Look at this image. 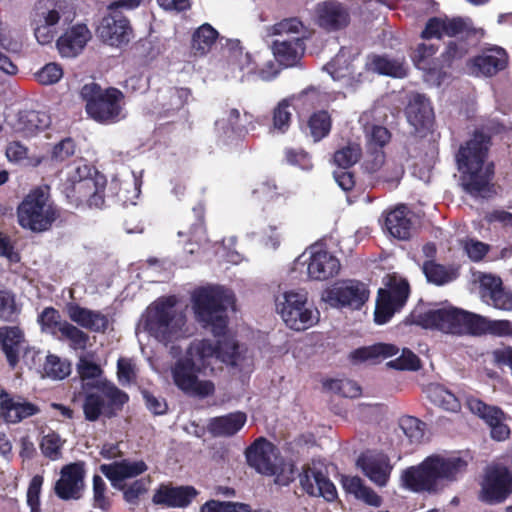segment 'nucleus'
<instances>
[{
	"label": "nucleus",
	"mask_w": 512,
	"mask_h": 512,
	"mask_svg": "<svg viewBox=\"0 0 512 512\" xmlns=\"http://www.w3.org/2000/svg\"><path fill=\"white\" fill-rule=\"evenodd\" d=\"M218 38V32L210 24L201 25L193 34L192 46L196 51L204 54L210 50Z\"/></svg>",
	"instance_id": "09e8293b"
},
{
	"label": "nucleus",
	"mask_w": 512,
	"mask_h": 512,
	"mask_svg": "<svg viewBox=\"0 0 512 512\" xmlns=\"http://www.w3.org/2000/svg\"><path fill=\"white\" fill-rule=\"evenodd\" d=\"M406 117L416 132L429 129L434 118L429 100L422 94H413L406 107Z\"/></svg>",
	"instance_id": "473e14b6"
},
{
	"label": "nucleus",
	"mask_w": 512,
	"mask_h": 512,
	"mask_svg": "<svg viewBox=\"0 0 512 512\" xmlns=\"http://www.w3.org/2000/svg\"><path fill=\"white\" fill-rule=\"evenodd\" d=\"M512 493V474L500 465L486 469L479 499L488 504L503 502Z\"/></svg>",
	"instance_id": "ddd939ff"
},
{
	"label": "nucleus",
	"mask_w": 512,
	"mask_h": 512,
	"mask_svg": "<svg viewBox=\"0 0 512 512\" xmlns=\"http://www.w3.org/2000/svg\"><path fill=\"white\" fill-rule=\"evenodd\" d=\"M357 467L377 487H386L394 465L389 456L382 452L369 451L357 459Z\"/></svg>",
	"instance_id": "dca6fc26"
},
{
	"label": "nucleus",
	"mask_w": 512,
	"mask_h": 512,
	"mask_svg": "<svg viewBox=\"0 0 512 512\" xmlns=\"http://www.w3.org/2000/svg\"><path fill=\"white\" fill-rule=\"evenodd\" d=\"M234 304L233 291L221 285L200 287L192 294V308L196 320L219 339L216 345L208 339L193 340L185 355L171 365L173 383L185 395L204 399L214 394V382L201 377L214 358L227 365L239 367L241 371H248L252 367V359L242 355L234 337L226 333V312Z\"/></svg>",
	"instance_id": "f257e3e1"
},
{
	"label": "nucleus",
	"mask_w": 512,
	"mask_h": 512,
	"mask_svg": "<svg viewBox=\"0 0 512 512\" xmlns=\"http://www.w3.org/2000/svg\"><path fill=\"white\" fill-rule=\"evenodd\" d=\"M190 91L187 88H168L160 91L157 101L159 108H155L157 113H168L182 108L188 101Z\"/></svg>",
	"instance_id": "37998d69"
},
{
	"label": "nucleus",
	"mask_w": 512,
	"mask_h": 512,
	"mask_svg": "<svg viewBox=\"0 0 512 512\" xmlns=\"http://www.w3.org/2000/svg\"><path fill=\"white\" fill-rule=\"evenodd\" d=\"M304 25L297 18L285 19L272 27V34L278 35L280 39H291L293 36L303 34Z\"/></svg>",
	"instance_id": "052dcab7"
},
{
	"label": "nucleus",
	"mask_w": 512,
	"mask_h": 512,
	"mask_svg": "<svg viewBox=\"0 0 512 512\" xmlns=\"http://www.w3.org/2000/svg\"><path fill=\"white\" fill-rule=\"evenodd\" d=\"M84 468L80 463L65 466L55 486L56 494L65 500L78 499L84 487Z\"/></svg>",
	"instance_id": "c85d7f7f"
},
{
	"label": "nucleus",
	"mask_w": 512,
	"mask_h": 512,
	"mask_svg": "<svg viewBox=\"0 0 512 512\" xmlns=\"http://www.w3.org/2000/svg\"><path fill=\"white\" fill-rule=\"evenodd\" d=\"M436 48L433 45L420 44L413 55V61L419 70L424 72V80L432 85L439 86L443 80V73L439 60L434 58Z\"/></svg>",
	"instance_id": "2f4dec72"
},
{
	"label": "nucleus",
	"mask_w": 512,
	"mask_h": 512,
	"mask_svg": "<svg viewBox=\"0 0 512 512\" xmlns=\"http://www.w3.org/2000/svg\"><path fill=\"white\" fill-rule=\"evenodd\" d=\"M77 370L82 380L83 390L98 389L106 381L102 377L100 366L89 360L86 356L79 358Z\"/></svg>",
	"instance_id": "a18cd8bd"
},
{
	"label": "nucleus",
	"mask_w": 512,
	"mask_h": 512,
	"mask_svg": "<svg viewBox=\"0 0 512 512\" xmlns=\"http://www.w3.org/2000/svg\"><path fill=\"white\" fill-rule=\"evenodd\" d=\"M356 53L352 49L343 47L336 56L324 66L334 81L341 82L342 86L349 87L355 81L354 65Z\"/></svg>",
	"instance_id": "c756f323"
},
{
	"label": "nucleus",
	"mask_w": 512,
	"mask_h": 512,
	"mask_svg": "<svg viewBox=\"0 0 512 512\" xmlns=\"http://www.w3.org/2000/svg\"><path fill=\"white\" fill-rule=\"evenodd\" d=\"M200 512H248V505L238 502L209 500L201 506Z\"/></svg>",
	"instance_id": "0e129e2a"
},
{
	"label": "nucleus",
	"mask_w": 512,
	"mask_h": 512,
	"mask_svg": "<svg viewBox=\"0 0 512 512\" xmlns=\"http://www.w3.org/2000/svg\"><path fill=\"white\" fill-rule=\"evenodd\" d=\"M508 62L505 50L501 47L485 49L468 63V70L474 76H493L503 70Z\"/></svg>",
	"instance_id": "b1692460"
},
{
	"label": "nucleus",
	"mask_w": 512,
	"mask_h": 512,
	"mask_svg": "<svg viewBox=\"0 0 512 512\" xmlns=\"http://www.w3.org/2000/svg\"><path fill=\"white\" fill-rule=\"evenodd\" d=\"M198 495L193 486H172L161 484L154 492L152 502L171 508L188 507Z\"/></svg>",
	"instance_id": "bb28decb"
},
{
	"label": "nucleus",
	"mask_w": 512,
	"mask_h": 512,
	"mask_svg": "<svg viewBox=\"0 0 512 512\" xmlns=\"http://www.w3.org/2000/svg\"><path fill=\"white\" fill-rule=\"evenodd\" d=\"M151 484V478L145 477L135 480L129 485L123 484V498L130 505H138L140 497L147 493Z\"/></svg>",
	"instance_id": "6e6d98bb"
},
{
	"label": "nucleus",
	"mask_w": 512,
	"mask_h": 512,
	"mask_svg": "<svg viewBox=\"0 0 512 512\" xmlns=\"http://www.w3.org/2000/svg\"><path fill=\"white\" fill-rule=\"evenodd\" d=\"M62 7L54 5L52 8L40 10L33 20V30L37 42L41 45L52 43L61 20Z\"/></svg>",
	"instance_id": "cd10ccee"
},
{
	"label": "nucleus",
	"mask_w": 512,
	"mask_h": 512,
	"mask_svg": "<svg viewBox=\"0 0 512 512\" xmlns=\"http://www.w3.org/2000/svg\"><path fill=\"white\" fill-rule=\"evenodd\" d=\"M428 399L436 406L449 412H458L461 408L458 398L445 386L439 383H430L425 388Z\"/></svg>",
	"instance_id": "79ce46f5"
},
{
	"label": "nucleus",
	"mask_w": 512,
	"mask_h": 512,
	"mask_svg": "<svg viewBox=\"0 0 512 512\" xmlns=\"http://www.w3.org/2000/svg\"><path fill=\"white\" fill-rule=\"evenodd\" d=\"M43 370L45 376L54 380H62L70 374L71 365L66 359L49 354L46 356Z\"/></svg>",
	"instance_id": "603ef678"
},
{
	"label": "nucleus",
	"mask_w": 512,
	"mask_h": 512,
	"mask_svg": "<svg viewBox=\"0 0 512 512\" xmlns=\"http://www.w3.org/2000/svg\"><path fill=\"white\" fill-rule=\"evenodd\" d=\"M92 38V34L86 24L77 23L64 30L56 41V47L64 58L78 56Z\"/></svg>",
	"instance_id": "5701e85b"
},
{
	"label": "nucleus",
	"mask_w": 512,
	"mask_h": 512,
	"mask_svg": "<svg viewBox=\"0 0 512 512\" xmlns=\"http://www.w3.org/2000/svg\"><path fill=\"white\" fill-rule=\"evenodd\" d=\"M339 259L322 245L314 244L299 255L292 265V271L309 280L325 281L340 271Z\"/></svg>",
	"instance_id": "1a4fd4ad"
},
{
	"label": "nucleus",
	"mask_w": 512,
	"mask_h": 512,
	"mask_svg": "<svg viewBox=\"0 0 512 512\" xmlns=\"http://www.w3.org/2000/svg\"><path fill=\"white\" fill-rule=\"evenodd\" d=\"M362 167L375 180L392 184H397L404 173L400 164L393 160H385L382 150H368Z\"/></svg>",
	"instance_id": "f3484780"
},
{
	"label": "nucleus",
	"mask_w": 512,
	"mask_h": 512,
	"mask_svg": "<svg viewBox=\"0 0 512 512\" xmlns=\"http://www.w3.org/2000/svg\"><path fill=\"white\" fill-rule=\"evenodd\" d=\"M400 427L411 443H419L424 437L425 424L415 417L401 419Z\"/></svg>",
	"instance_id": "e2e57ef3"
},
{
	"label": "nucleus",
	"mask_w": 512,
	"mask_h": 512,
	"mask_svg": "<svg viewBox=\"0 0 512 512\" xmlns=\"http://www.w3.org/2000/svg\"><path fill=\"white\" fill-rule=\"evenodd\" d=\"M58 339H65L74 350L84 351L89 342V335L71 323L63 324L62 332Z\"/></svg>",
	"instance_id": "5fc2aeb1"
},
{
	"label": "nucleus",
	"mask_w": 512,
	"mask_h": 512,
	"mask_svg": "<svg viewBox=\"0 0 512 512\" xmlns=\"http://www.w3.org/2000/svg\"><path fill=\"white\" fill-rule=\"evenodd\" d=\"M246 420V414L240 411L215 417L209 421L208 431L216 437H230L243 428Z\"/></svg>",
	"instance_id": "e433bc0d"
},
{
	"label": "nucleus",
	"mask_w": 512,
	"mask_h": 512,
	"mask_svg": "<svg viewBox=\"0 0 512 512\" xmlns=\"http://www.w3.org/2000/svg\"><path fill=\"white\" fill-rule=\"evenodd\" d=\"M13 132L24 138L36 136L50 125V117L44 112L20 110L8 119Z\"/></svg>",
	"instance_id": "412c9836"
},
{
	"label": "nucleus",
	"mask_w": 512,
	"mask_h": 512,
	"mask_svg": "<svg viewBox=\"0 0 512 512\" xmlns=\"http://www.w3.org/2000/svg\"><path fill=\"white\" fill-rule=\"evenodd\" d=\"M35 76L37 81L42 85H52L62 78L63 70L57 63H48L42 67Z\"/></svg>",
	"instance_id": "69168bd1"
},
{
	"label": "nucleus",
	"mask_w": 512,
	"mask_h": 512,
	"mask_svg": "<svg viewBox=\"0 0 512 512\" xmlns=\"http://www.w3.org/2000/svg\"><path fill=\"white\" fill-rule=\"evenodd\" d=\"M84 391L86 392V398L83 404L85 418L88 421H96L104 408L103 396L98 392L93 393L89 392V390Z\"/></svg>",
	"instance_id": "680f3d73"
},
{
	"label": "nucleus",
	"mask_w": 512,
	"mask_h": 512,
	"mask_svg": "<svg viewBox=\"0 0 512 512\" xmlns=\"http://www.w3.org/2000/svg\"><path fill=\"white\" fill-rule=\"evenodd\" d=\"M66 311L72 322L92 332H104L109 326L108 317L100 311L90 310L73 302L66 305Z\"/></svg>",
	"instance_id": "7c9ffc66"
},
{
	"label": "nucleus",
	"mask_w": 512,
	"mask_h": 512,
	"mask_svg": "<svg viewBox=\"0 0 512 512\" xmlns=\"http://www.w3.org/2000/svg\"><path fill=\"white\" fill-rule=\"evenodd\" d=\"M304 51V42L299 36H293L291 39H276L273 42V54L276 60L285 67L295 66Z\"/></svg>",
	"instance_id": "72a5a7b5"
},
{
	"label": "nucleus",
	"mask_w": 512,
	"mask_h": 512,
	"mask_svg": "<svg viewBox=\"0 0 512 512\" xmlns=\"http://www.w3.org/2000/svg\"><path fill=\"white\" fill-rule=\"evenodd\" d=\"M365 132L368 150H382L391 138L388 129L380 125L366 127Z\"/></svg>",
	"instance_id": "13d9d810"
},
{
	"label": "nucleus",
	"mask_w": 512,
	"mask_h": 512,
	"mask_svg": "<svg viewBox=\"0 0 512 512\" xmlns=\"http://www.w3.org/2000/svg\"><path fill=\"white\" fill-rule=\"evenodd\" d=\"M387 289H379L376 301L375 321L385 324L393 314L401 309L409 296V284L406 280L390 277Z\"/></svg>",
	"instance_id": "f8f14e48"
},
{
	"label": "nucleus",
	"mask_w": 512,
	"mask_h": 512,
	"mask_svg": "<svg viewBox=\"0 0 512 512\" xmlns=\"http://www.w3.org/2000/svg\"><path fill=\"white\" fill-rule=\"evenodd\" d=\"M43 484V477L35 475L28 486L27 490V505L30 508V512H41L40 509V492Z\"/></svg>",
	"instance_id": "774afa93"
},
{
	"label": "nucleus",
	"mask_w": 512,
	"mask_h": 512,
	"mask_svg": "<svg viewBox=\"0 0 512 512\" xmlns=\"http://www.w3.org/2000/svg\"><path fill=\"white\" fill-rule=\"evenodd\" d=\"M87 99L86 111L88 115L99 123H115L126 117L123 108V94L115 88L100 92L97 84H86L81 91Z\"/></svg>",
	"instance_id": "6e6552de"
},
{
	"label": "nucleus",
	"mask_w": 512,
	"mask_h": 512,
	"mask_svg": "<svg viewBox=\"0 0 512 512\" xmlns=\"http://www.w3.org/2000/svg\"><path fill=\"white\" fill-rule=\"evenodd\" d=\"M56 217V209L44 189L29 193L18 207L19 224L34 232L49 229Z\"/></svg>",
	"instance_id": "9d476101"
},
{
	"label": "nucleus",
	"mask_w": 512,
	"mask_h": 512,
	"mask_svg": "<svg viewBox=\"0 0 512 512\" xmlns=\"http://www.w3.org/2000/svg\"><path fill=\"white\" fill-rule=\"evenodd\" d=\"M228 69L231 77L241 81L257 79V64L248 52H244L238 40L229 43Z\"/></svg>",
	"instance_id": "4be33fe9"
},
{
	"label": "nucleus",
	"mask_w": 512,
	"mask_h": 512,
	"mask_svg": "<svg viewBox=\"0 0 512 512\" xmlns=\"http://www.w3.org/2000/svg\"><path fill=\"white\" fill-rule=\"evenodd\" d=\"M275 309L284 324L291 330L300 332L318 323L320 313L308 301V293L303 289H289L275 296Z\"/></svg>",
	"instance_id": "0eeeda50"
},
{
	"label": "nucleus",
	"mask_w": 512,
	"mask_h": 512,
	"mask_svg": "<svg viewBox=\"0 0 512 512\" xmlns=\"http://www.w3.org/2000/svg\"><path fill=\"white\" fill-rule=\"evenodd\" d=\"M313 18L322 29L337 31L349 24L350 13L342 3L336 0H326L315 5Z\"/></svg>",
	"instance_id": "a211bd4d"
},
{
	"label": "nucleus",
	"mask_w": 512,
	"mask_h": 512,
	"mask_svg": "<svg viewBox=\"0 0 512 512\" xmlns=\"http://www.w3.org/2000/svg\"><path fill=\"white\" fill-rule=\"evenodd\" d=\"M0 344L9 365L15 367L20 352L25 348L22 331L18 327H0Z\"/></svg>",
	"instance_id": "4c0bfd02"
},
{
	"label": "nucleus",
	"mask_w": 512,
	"mask_h": 512,
	"mask_svg": "<svg viewBox=\"0 0 512 512\" xmlns=\"http://www.w3.org/2000/svg\"><path fill=\"white\" fill-rule=\"evenodd\" d=\"M97 34L104 43L120 46L130 41L132 28L125 16L120 13H110L101 19Z\"/></svg>",
	"instance_id": "6ab92c4d"
},
{
	"label": "nucleus",
	"mask_w": 512,
	"mask_h": 512,
	"mask_svg": "<svg viewBox=\"0 0 512 512\" xmlns=\"http://www.w3.org/2000/svg\"><path fill=\"white\" fill-rule=\"evenodd\" d=\"M147 469L148 466L143 460L131 459H123L100 466V471L110 480L115 489H123L124 480L142 475Z\"/></svg>",
	"instance_id": "a878e982"
},
{
	"label": "nucleus",
	"mask_w": 512,
	"mask_h": 512,
	"mask_svg": "<svg viewBox=\"0 0 512 512\" xmlns=\"http://www.w3.org/2000/svg\"><path fill=\"white\" fill-rule=\"evenodd\" d=\"M467 462L457 455H432L402 471L401 486L416 493H436L463 475Z\"/></svg>",
	"instance_id": "7ed1b4c3"
},
{
	"label": "nucleus",
	"mask_w": 512,
	"mask_h": 512,
	"mask_svg": "<svg viewBox=\"0 0 512 512\" xmlns=\"http://www.w3.org/2000/svg\"><path fill=\"white\" fill-rule=\"evenodd\" d=\"M310 135L315 142L326 137L331 129V118L326 111H319L311 115L308 121Z\"/></svg>",
	"instance_id": "864d4df0"
},
{
	"label": "nucleus",
	"mask_w": 512,
	"mask_h": 512,
	"mask_svg": "<svg viewBox=\"0 0 512 512\" xmlns=\"http://www.w3.org/2000/svg\"><path fill=\"white\" fill-rule=\"evenodd\" d=\"M176 303L175 296L161 297L146 308L135 330L140 343L146 335L164 345L190 335L186 325V315L182 309L177 307Z\"/></svg>",
	"instance_id": "20e7f679"
},
{
	"label": "nucleus",
	"mask_w": 512,
	"mask_h": 512,
	"mask_svg": "<svg viewBox=\"0 0 512 512\" xmlns=\"http://www.w3.org/2000/svg\"><path fill=\"white\" fill-rule=\"evenodd\" d=\"M415 322L425 329H435L448 334H479L484 318L467 311L447 306L431 308L414 315Z\"/></svg>",
	"instance_id": "423d86ee"
},
{
	"label": "nucleus",
	"mask_w": 512,
	"mask_h": 512,
	"mask_svg": "<svg viewBox=\"0 0 512 512\" xmlns=\"http://www.w3.org/2000/svg\"><path fill=\"white\" fill-rule=\"evenodd\" d=\"M240 111L230 108L215 121V134L223 145H228L243 135V128L239 125Z\"/></svg>",
	"instance_id": "f704fd0d"
},
{
	"label": "nucleus",
	"mask_w": 512,
	"mask_h": 512,
	"mask_svg": "<svg viewBox=\"0 0 512 512\" xmlns=\"http://www.w3.org/2000/svg\"><path fill=\"white\" fill-rule=\"evenodd\" d=\"M292 98H285L278 102L272 112V125L270 133L276 135L285 134L292 121Z\"/></svg>",
	"instance_id": "49530a36"
},
{
	"label": "nucleus",
	"mask_w": 512,
	"mask_h": 512,
	"mask_svg": "<svg viewBox=\"0 0 512 512\" xmlns=\"http://www.w3.org/2000/svg\"><path fill=\"white\" fill-rule=\"evenodd\" d=\"M367 286L357 280L335 282L322 293V300L334 308L360 309L368 300Z\"/></svg>",
	"instance_id": "9b49d317"
},
{
	"label": "nucleus",
	"mask_w": 512,
	"mask_h": 512,
	"mask_svg": "<svg viewBox=\"0 0 512 512\" xmlns=\"http://www.w3.org/2000/svg\"><path fill=\"white\" fill-rule=\"evenodd\" d=\"M97 391L115 407H121L128 401V395L108 381H105Z\"/></svg>",
	"instance_id": "338daca9"
},
{
	"label": "nucleus",
	"mask_w": 512,
	"mask_h": 512,
	"mask_svg": "<svg viewBox=\"0 0 512 512\" xmlns=\"http://www.w3.org/2000/svg\"><path fill=\"white\" fill-rule=\"evenodd\" d=\"M488 149L489 138L483 133H475L456 155L460 184L475 198H487L492 193L494 166L487 159Z\"/></svg>",
	"instance_id": "f03ea898"
},
{
	"label": "nucleus",
	"mask_w": 512,
	"mask_h": 512,
	"mask_svg": "<svg viewBox=\"0 0 512 512\" xmlns=\"http://www.w3.org/2000/svg\"><path fill=\"white\" fill-rule=\"evenodd\" d=\"M369 70L381 75L394 78H403L406 76V67L404 62L399 59H390L385 56H372L366 63Z\"/></svg>",
	"instance_id": "c03bdc74"
},
{
	"label": "nucleus",
	"mask_w": 512,
	"mask_h": 512,
	"mask_svg": "<svg viewBox=\"0 0 512 512\" xmlns=\"http://www.w3.org/2000/svg\"><path fill=\"white\" fill-rule=\"evenodd\" d=\"M248 464L258 473L275 475L281 465L278 449L266 439L256 440L246 451Z\"/></svg>",
	"instance_id": "4468645a"
},
{
	"label": "nucleus",
	"mask_w": 512,
	"mask_h": 512,
	"mask_svg": "<svg viewBox=\"0 0 512 512\" xmlns=\"http://www.w3.org/2000/svg\"><path fill=\"white\" fill-rule=\"evenodd\" d=\"M142 186V171L138 174L135 172L131 173L128 180L119 182L117 179H113L110 184V190L118 189L116 194L118 201L123 205L136 204V200L139 198Z\"/></svg>",
	"instance_id": "a19ab883"
},
{
	"label": "nucleus",
	"mask_w": 512,
	"mask_h": 512,
	"mask_svg": "<svg viewBox=\"0 0 512 512\" xmlns=\"http://www.w3.org/2000/svg\"><path fill=\"white\" fill-rule=\"evenodd\" d=\"M39 412V408L22 398H9L7 394L1 395L0 413L9 423H18L25 418Z\"/></svg>",
	"instance_id": "c9c22d12"
},
{
	"label": "nucleus",
	"mask_w": 512,
	"mask_h": 512,
	"mask_svg": "<svg viewBox=\"0 0 512 512\" xmlns=\"http://www.w3.org/2000/svg\"><path fill=\"white\" fill-rule=\"evenodd\" d=\"M252 193L254 195L260 194L272 202H286L291 196L290 191L279 188L276 182L271 179L259 183L257 187L252 190Z\"/></svg>",
	"instance_id": "3c124183"
},
{
	"label": "nucleus",
	"mask_w": 512,
	"mask_h": 512,
	"mask_svg": "<svg viewBox=\"0 0 512 512\" xmlns=\"http://www.w3.org/2000/svg\"><path fill=\"white\" fill-rule=\"evenodd\" d=\"M106 178L93 169L85 160L79 159L68 165L62 192L75 206L86 205L89 208L101 209L105 204Z\"/></svg>",
	"instance_id": "39448f33"
},
{
	"label": "nucleus",
	"mask_w": 512,
	"mask_h": 512,
	"mask_svg": "<svg viewBox=\"0 0 512 512\" xmlns=\"http://www.w3.org/2000/svg\"><path fill=\"white\" fill-rule=\"evenodd\" d=\"M299 477L303 490L309 495L323 497L329 502L337 498L336 487L323 471L320 462H313L304 467Z\"/></svg>",
	"instance_id": "2eb2a0df"
},
{
	"label": "nucleus",
	"mask_w": 512,
	"mask_h": 512,
	"mask_svg": "<svg viewBox=\"0 0 512 512\" xmlns=\"http://www.w3.org/2000/svg\"><path fill=\"white\" fill-rule=\"evenodd\" d=\"M325 386L332 392L347 398H356L361 394L360 386L355 381L346 378L328 380Z\"/></svg>",
	"instance_id": "4d7b16f0"
},
{
	"label": "nucleus",
	"mask_w": 512,
	"mask_h": 512,
	"mask_svg": "<svg viewBox=\"0 0 512 512\" xmlns=\"http://www.w3.org/2000/svg\"><path fill=\"white\" fill-rule=\"evenodd\" d=\"M385 227L394 238L408 239L411 235L412 224L407 208L402 205L390 211L385 219Z\"/></svg>",
	"instance_id": "ea45409f"
},
{
	"label": "nucleus",
	"mask_w": 512,
	"mask_h": 512,
	"mask_svg": "<svg viewBox=\"0 0 512 512\" xmlns=\"http://www.w3.org/2000/svg\"><path fill=\"white\" fill-rule=\"evenodd\" d=\"M467 406L473 414L487 423L493 439L503 441L509 436L510 430L504 423V413L498 407L489 406L474 397L467 398Z\"/></svg>",
	"instance_id": "aec40b11"
},
{
	"label": "nucleus",
	"mask_w": 512,
	"mask_h": 512,
	"mask_svg": "<svg viewBox=\"0 0 512 512\" xmlns=\"http://www.w3.org/2000/svg\"><path fill=\"white\" fill-rule=\"evenodd\" d=\"M361 149L358 145H348L335 152L333 161L337 169H349L360 158Z\"/></svg>",
	"instance_id": "bf43d9fd"
},
{
	"label": "nucleus",
	"mask_w": 512,
	"mask_h": 512,
	"mask_svg": "<svg viewBox=\"0 0 512 512\" xmlns=\"http://www.w3.org/2000/svg\"><path fill=\"white\" fill-rule=\"evenodd\" d=\"M399 349L392 344L377 343L367 347H361L351 353V359L355 363L375 364L398 353Z\"/></svg>",
	"instance_id": "58836bf2"
},
{
	"label": "nucleus",
	"mask_w": 512,
	"mask_h": 512,
	"mask_svg": "<svg viewBox=\"0 0 512 512\" xmlns=\"http://www.w3.org/2000/svg\"><path fill=\"white\" fill-rule=\"evenodd\" d=\"M422 271L427 281L436 285L446 284L455 278V273L452 269H447L433 261H426L423 264Z\"/></svg>",
	"instance_id": "8fccbe9b"
},
{
	"label": "nucleus",
	"mask_w": 512,
	"mask_h": 512,
	"mask_svg": "<svg viewBox=\"0 0 512 512\" xmlns=\"http://www.w3.org/2000/svg\"><path fill=\"white\" fill-rule=\"evenodd\" d=\"M479 281L483 302L499 310H512V294L502 287V280L499 277L483 274Z\"/></svg>",
	"instance_id": "393cba45"
},
{
	"label": "nucleus",
	"mask_w": 512,
	"mask_h": 512,
	"mask_svg": "<svg viewBox=\"0 0 512 512\" xmlns=\"http://www.w3.org/2000/svg\"><path fill=\"white\" fill-rule=\"evenodd\" d=\"M38 323L43 332L58 338L62 332L63 324L68 322L61 320V316L56 309L47 307L39 314Z\"/></svg>",
	"instance_id": "de8ad7c7"
}]
</instances>
